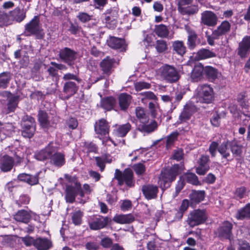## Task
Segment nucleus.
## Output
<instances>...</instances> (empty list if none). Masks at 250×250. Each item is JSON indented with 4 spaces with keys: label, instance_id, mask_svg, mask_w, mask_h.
I'll use <instances>...</instances> for the list:
<instances>
[{
    "label": "nucleus",
    "instance_id": "nucleus-1",
    "mask_svg": "<svg viewBox=\"0 0 250 250\" xmlns=\"http://www.w3.org/2000/svg\"><path fill=\"white\" fill-rule=\"evenodd\" d=\"M184 169V165L181 164L173 165L170 168L162 170L158 182L160 188L164 190L169 187L171 183Z\"/></svg>",
    "mask_w": 250,
    "mask_h": 250
},
{
    "label": "nucleus",
    "instance_id": "nucleus-2",
    "mask_svg": "<svg viewBox=\"0 0 250 250\" xmlns=\"http://www.w3.org/2000/svg\"><path fill=\"white\" fill-rule=\"evenodd\" d=\"M161 79L168 83L177 82L180 78V72L173 65L164 64L159 69Z\"/></svg>",
    "mask_w": 250,
    "mask_h": 250
},
{
    "label": "nucleus",
    "instance_id": "nucleus-3",
    "mask_svg": "<svg viewBox=\"0 0 250 250\" xmlns=\"http://www.w3.org/2000/svg\"><path fill=\"white\" fill-rule=\"evenodd\" d=\"M21 135L24 138H32L36 131V122L31 116L26 115L22 117L21 121Z\"/></svg>",
    "mask_w": 250,
    "mask_h": 250
},
{
    "label": "nucleus",
    "instance_id": "nucleus-4",
    "mask_svg": "<svg viewBox=\"0 0 250 250\" xmlns=\"http://www.w3.org/2000/svg\"><path fill=\"white\" fill-rule=\"evenodd\" d=\"M58 55L62 62L66 63L69 67L74 68L78 55L76 51L65 47L60 50Z\"/></svg>",
    "mask_w": 250,
    "mask_h": 250
},
{
    "label": "nucleus",
    "instance_id": "nucleus-5",
    "mask_svg": "<svg viewBox=\"0 0 250 250\" xmlns=\"http://www.w3.org/2000/svg\"><path fill=\"white\" fill-rule=\"evenodd\" d=\"M199 100L201 103H211L214 99L213 89L208 84H202L197 88Z\"/></svg>",
    "mask_w": 250,
    "mask_h": 250
},
{
    "label": "nucleus",
    "instance_id": "nucleus-6",
    "mask_svg": "<svg viewBox=\"0 0 250 250\" xmlns=\"http://www.w3.org/2000/svg\"><path fill=\"white\" fill-rule=\"evenodd\" d=\"M115 178L118 180L120 186H122L124 184L129 187L134 186L133 172L130 168H126L123 172L116 169Z\"/></svg>",
    "mask_w": 250,
    "mask_h": 250
},
{
    "label": "nucleus",
    "instance_id": "nucleus-7",
    "mask_svg": "<svg viewBox=\"0 0 250 250\" xmlns=\"http://www.w3.org/2000/svg\"><path fill=\"white\" fill-rule=\"evenodd\" d=\"M42 28L40 25L39 17L36 16L34 18L28 23L26 24L24 26V34L27 36H30L35 35L40 37L39 38L43 37V35L41 34Z\"/></svg>",
    "mask_w": 250,
    "mask_h": 250
},
{
    "label": "nucleus",
    "instance_id": "nucleus-8",
    "mask_svg": "<svg viewBox=\"0 0 250 250\" xmlns=\"http://www.w3.org/2000/svg\"><path fill=\"white\" fill-rule=\"evenodd\" d=\"M207 219L204 210L196 209L192 211L188 216V222L192 227L205 222Z\"/></svg>",
    "mask_w": 250,
    "mask_h": 250
},
{
    "label": "nucleus",
    "instance_id": "nucleus-9",
    "mask_svg": "<svg viewBox=\"0 0 250 250\" xmlns=\"http://www.w3.org/2000/svg\"><path fill=\"white\" fill-rule=\"evenodd\" d=\"M65 199L67 202L72 203L75 201V197L79 193L81 197L83 196V192L80 183L76 182L75 186L67 185L65 189Z\"/></svg>",
    "mask_w": 250,
    "mask_h": 250
},
{
    "label": "nucleus",
    "instance_id": "nucleus-10",
    "mask_svg": "<svg viewBox=\"0 0 250 250\" xmlns=\"http://www.w3.org/2000/svg\"><path fill=\"white\" fill-rule=\"evenodd\" d=\"M38 120L42 127L45 129L55 128L58 122L57 117H54L50 118L48 116L46 112L42 110L39 111Z\"/></svg>",
    "mask_w": 250,
    "mask_h": 250
},
{
    "label": "nucleus",
    "instance_id": "nucleus-11",
    "mask_svg": "<svg viewBox=\"0 0 250 250\" xmlns=\"http://www.w3.org/2000/svg\"><path fill=\"white\" fill-rule=\"evenodd\" d=\"M185 29L188 34L187 45L189 50H192L201 43V40L198 37L195 30L189 26L186 25Z\"/></svg>",
    "mask_w": 250,
    "mask_h": 250
},
{
    "label": "nucleus",
    "instance_id": "nucleus-12",
    "mask_svg": "<svg viewBox=\"0 0 250 250\" xmlns=\"http://www.w3.org/2000/svg\"><path fill=\"white\" fill-rule=\"evenodd\" d=\"M218 21V17L212 11L206 10L201 13V23L209 27H214L216 25Z\"/></svg>",
    "mask_w": 250,
    "mask_h": 250
},
{
    "label": "nucleus",
    "instance_id": "nucleus-13",
    "mask_svg": "<svg viewBox=\"0 0 250 250\" xmlns=\"http://www.w3.org/2000/svg\"><path fill=\"white\" fill-rule=\"evenodd\" d=\"M115 62V60L109 56L104 59L100 63L103 74L107 77L110 75L113 71Z\"/></svg>",
    "mask_w": 250,
    "mask_h": 250
},
{
    "label": "nucleus",
    "instance_id": "nucleus-14",
    "mask_svg": "<svg viewBox=\"0 0 250 250\" xmlns=\"http://www.w3.org/2000/svg\"><path fill=\"white\" fill-rule=\"evenodd\" d=\"M250 53V36H246L239 43L237 54L241 58H245Z\"/></svg>",
    "mask_w": 250,
    "mask_h": 250
},
{
    "label": "nucleus",
    "instance_id": "nucleus-15",
    "mask_svg": "<svg viewBox=\"0 0 250 250\" xmlns=\"http://www.w3.org/2000/svg\"><path fill=\"white\" fill-rule=\"evenodd\" d=\"M158 127L157 123L155 120H149L138 123L137 129L142 133H150L155 131Z\"/></svg>",
    "mask_w": 250,
    "mask_h": 250
},
{
    "label": "nucleus",
    "instance_id": "nucleus-16",
    "mask_svg": "<svg viewBox=\"0 0 250 250\" xmlns=\"http://www.w3.org/2000/svg\"><path fill=\"white\" fill-rule=\"evenodd\" d=\"M79 85L73 81L64 82L62 87V92L65 95V98L68 99L74 96L79 90Z\"/></svg>",
    "mask_w": 250,
    "mask_h": 250
},
{
    "label": "nucleus",
    "instance_id": "nucleus-17",
    "mask_svg": "<svg viewBox=\"0 0 250 250\" xmlns=\"http://www.w3.org/2000/svg\"><path fill=\"white\" fill-rule=\"evenodd\" d=\"M55 152V148L52 143H49L44 148L36 153L35 158L39 161H44L50 158L51 155Z\"/></svg>",
    "mask_w": 250,
    "mask_h": 250
},
{
    "label": "nucleus",
    "instance_id": "nucleus-18",
    "mask_svg": "<svg viewBox=\"0 0 250 250\" xmlns=\"http://www.w3.org/2000/svg\"><path fill=\"white\" fill-rule=\"evenodd\" d=\"M209 159L208 155H202L199 160V165L196 168V172L200 175H205L209 169Z\"/></svg>",
    "mask_w": 250,
    "mask_h": 250
},
{
    "label": "nucleus",
    "instance_id": "nucleus-19",
    "mask_svg": "<svg viewBox=\"0 0 250 250\" xmlns=\"http://www.w3.org/2000/svg\"><path fill=\"white\" fill-rule=\"evenodd\" d=\"M195 111V107L193 105L187 104L184 106L183 111L180 113L177 123L182 124L186 122L190 118Z\"/></svg>",
    "mask_w": 250,
    "mask_h": 250
},
{
    "label": "nucleus",
    "instance_id": "nucleus-20",
    "mask_svg": "<svg viewBox=\"0 0 250 250\" xmlns=\"http://www.w3.org/2000/svg\"><path fill=\"white\" fill-rule=\"evenodd\" d=\"M109 221L108 217L99 216L98 217H95L91 222L89 223V225L90 229L99 230L105 228Z\"/></svg>",
    "mask_w": 250,
    "mask_h": 250
},
{
    "label": "nucleus",
    "instance_id": "nucleus-21",
    "mask_svg": "<svg viewBox=\"0 0 250 250\" xmlns=\"http://www.w3.org/2000/svg\"><path fill=\"white\" fill-rule=\"evenodd\" d=\"M232 224L228 222H224L222 225L218 229V236L223 239H230L231 236Z\"/></svg>",
    "mask_w": 250,
    "mask_h": 250
},
{
    "label": "nucleus",
    "instance_id": "nucleus-22",
    "mask_svg": "<svg viewBox=\"0 0 250 250\" xmlns=\"http://www.w3.org/2000/svg\"><path fill=\"white\" fill-rule=\"evenodd\" d=\"M39 173L34 175L22 173L18 175L17 179L19 181L26 183L30 186H34L39 183Z\"/></svg>",
    "mask_w": 250,
    "mask_h": 250
},
{
    "label": "nucleus",
    "instance_id": "nucleus-23",
    "mask_svg": "<svg viewBox=\"0 0 250 250\" xmlns=\"http://www.w3.org/2000/svg\"><path fill=\"white\" fill-rule=\"evenodd\" d=\"M108 45L114 49H120L121 51L125 50L126 45L124 39L115 37H110L107 40Z\"/></svg>",
    "mask_w": 250,
    "mask_h": 250
},
{
    "label": "nucleus",
    "instance_id": "nucleus-24",
    "mask_svg": "<svg viewBox=\"0 0 250 250\" xmlns=\"http://www.w3.org/2000/svg\"><path fill=\"white\" fill-rule=\"evenodd\" d=\"M14 164V159L8 155H4L0 158V169L3 172L10 171Z\"/></svg>",
    "mask_w": 250,
    "mask_h": 250
},
{
    "label": "nucleus",
    "instance_id": "nucleus-25",
    "mask_svg": "<svg viewBox=\"0 0 250 250\" xmlns=\"http://www.w3.org/2000/svg\"><path fill=\"white\" fill-rule=\"evenodd\" d=\"M103 15L106 26L109 29L115 28L117 24V13L115 11H111Z\"/></svg>",
    "mask_w": 250,
    "mask_h": 250
},
{
    "label": "nucleus",
    "instance_id": "nucleus-26",
    "mask_svg": "<svg viewBox=\"0 0 250 250\" xmlns=\"http://www.w3.org/2000/svg\"><path fill=\"white\" fill-rule=\"evenodd\" d=\"M109 126L106 121L104 119L99 120L95 123L94 128L97 134L106 135L108 134Z\"/></svg>",
    "mask_w": 250,
    "mask_h": 250
},
{
    "label": "nucleus",
    "instance_id": "nucleus-27",
    "mask_svg": "<svg viewBox=\"0 0 250 250\" xmlns=\"http://www.w3.org/2000/svg\"><path fill=\"white\" fill-rule=\"evenodd\" d=\"M205 75L209 81L214 82L221 74L217 69L211 66H206L205 67Z\"/></svg>",
    "mask_w": 250,
    "mask_h": 250
},
{
    "label": "nucleus",
    "instance_id": "nucleus-28",
    "mask_svg": "<svg viewBox=\"0 0 250 250\" xmlns=\"http://www.w3.org/2000/svg\"><path fill=\"white\" fill-rule=\"evenodd\" d=\"M230 23L227 21H223L221 23L213 30L214 35L219 37L228 34L230 30Z\"/></svg>",
    "mask_w": 250,
    "mask_h": 250
},
{
    "label": "nucleus",
    "instance_id": "nucleus-29",
    "mask_svg": "<svg viewBox=\"0 0 250 250\" xmlns=\"http://www.w3.org/2000/svg\"><path fill=\"white\" fill-rule=\"evenodd\" d=\"M142 190L146 198L151 199L156 198L158 189L156 186L148 185L143 187Z\"/></svg>",
    "mask_w": 250,
    "mask_h": 250
},
{
    "label": "nucleus",
    "instance_id": "nucleus-30",
    "mask_svg": "<svg viewBox=\"0 0 250 250\" xmlns=\"http://www.w3.org/2000/svg\"><path fill=\"white\" fill-rule=\"evenodd\" d=\"M131 125L127 123L125 124L118 125L114 130V134L119 137H125L127 133L131 130Z\"/></svg>",
    "mask_w": 250,
    "mask_h": 250
},
{
    "label": "nucleus",
    "instance_id": "nucleus-31",
    "mask_svg": "<svg viewBox=\"0 0 250 250\" xmlns=\"http://www.w3.org/2000/svg\"><path fill=\"white\" fill-rule=\"evenodd\" d=\"M132 97L127 93H122L119 96V103L121 109L125 110L131 103Z\"/></svg>",
    "mask_w": 250,
    "mask_h": 250
},
{
    "label": "nucleus",
    "instance_id": "nucleus-32",
    "mask_svg": "<svg viewBox=\"0 0 250 250\" xmlns=\"http://www.w3.org/2000/svg\"><path fill=\"white\" fill-rule=\"evenodd\" d=\"M205 74V67L203 65L199 63L196 64L191 73V78L194 81H198L202 77L203 73Z\"/></svg>",
    "mask_w": 250,
    "mask_h": 250
},
{
    "label": "nucleus",
    "instance_id": "nucleus-33",
    "mask_svg": "<svg viewBox=\"0 0 250 250\" xmlns=\"http://www.w3.org/2000/svg\"><path fill=\"white\" fill-rule=\"evenodd\" d=\"M216 56V53L206 48H202L198 51L195 57L198 60H202Z\"/></svg>",
    "mask_w": 250,
    "mask_h": 250
},
{
    "label": "nucleus",
    "instance_id": "nucleus-34",
    "mask_svg": "<svg viewBox=\"0 0 250 250\" xmlns=\"http://www.w3.org/2000/svg\"><path fill=\"white\" fill-rule=\"evenodd\" d=\"M113 220L118 224H129L134 220V217L131 214H116L113 217Z\"/></svg>",
    "mask_w": 250,
    "mask_h": 250
},
{
    "label": "nucleus",
    "instance_id": "nucleus-35",
    "mask_svg": "<svg viewBox=\"0 0 250 250\" xmlns=\"http://www.w3.org/2000/svg\"><path fill=\"white\" fill-rule=\"evenodd\" d=\"M50 162L56 167H62L65 163L64 155L60 152H54L50 157Z\"/></svg>",
    "mask_w": 250,
    "mask_h": 250
},
{
    "label": "nucleus",
    "instance_id": "nucleus-36",
    "mask_svg": "<svg viewBox=\"0 0 250 250\" xmlns=\"http://www.w3.org/2000/svg\"><path fill=\"white\" fill-rule=\"evenodd\" d=\"M9 14V17L11 20V21L15 20L18 22H21L25 18V13L19 7H17L11 11Z\"/></svg>",
    "mask_w": 250,
    "mask_h": 250
},
{
    "label": "nucleus",
    "instance_id": "nucleus-37",
    "mask_svg": "<svg viewBox=\"0 0 250 250\" xmlns=\"http://www.w3.org/2000/svg\"><path fill=\"white\" fill-rule=\"evenodd\" d=\"M135 114L138 123L142 122L148 121L149 119V113L143 107L138 106L135 108Z\"/></svg>",
    "mask_w": 250,
    "mask_h": 250
},
{
    "label": "nucleus",
    "instance_id": "nucleus-38",
    "mask_svg": "<svg viewBox=\"0 0 250 250\" xmlns=\"http://www.w3.org/2000/svg\"><path fill=\"white\" fill-rule=\"evenodd\" d=\"M116 104L115 99L112 97H108L102 99L101 101V106L106 110H111Z\"/></svg>",
    "mask_w": 250,
    "mask_h": 250
},
{
    "label": "nucleus",
    "instance_id": "nucleus-39",
    "mask_svg": "<svg viewBox=\"0 0 250 250\" xmlns=\"http://www.w3.org/2000/svg\"><path fill=\"white\" fill-rule=\"evenodd\" d=\"M189 198L191 203H199L203 201L205 198L204 190H192L189 194Z\"/></svg>",
    "mask_w": 250,
    "mask_h": 250
},
{
    "label": "nucleus",
    "instance_id": "nucleus-40",
    "mask_svg": "<svg viewBox=\"0 0 250 250\" xmlns=\"http://www.w3.org/2000/svg\"><path fill=\"white\" fill-rule=\"evenodd\" d=\"M154 31L158 37L163 38L168 37L169 33L167 27L163 24L155 25Z\"/></svg>",
    "mask_w": 250,
    "mask_h": 250
},
{
    "label": "nucleus",
    "instance_id": "nucleus-41",
    "mask_svg": "<svg viewBox=\"0 0 250 250\" xmlns=\"http://www.w3.org/2000/svg\"><path fill=\"white\" fill-rule=\"evenodd\" d=\"M31 216L27 211L21 210L14 216L15 219L19 222L27 223L30 219Z\"/></svg>",
    "mask_w": 250,
    "mask_h": 250
},
{
    "label": "nucleus",
    "instance_id": "nucleus-42",
    "mask_svg": "<svg viewBox=\"0 0 250 250\" xmlns=\"http://www.w3.org/2000/svg\"><path fill=\"white\" fill-rule=\"evenodd\" d=\"M34 246L38 250H46L50 248L51 243L47 239L39 238L35 240Z\"/></svg>",
    "mask_w": 250,
    "mask_h": 250
},
{
    "label": "nucleus",
    "instance_id": "nucleus-43",
    "mask_svg": "<svg viewBox=\"0 0 250 250\" xmlns=\"http://www.w3.org/2000/svg\"><path fill=\"white\" fill-rule=\"evenodd\" d=\"M173 49L178 55L183 56L186 52L187 48L182 41H176L173 42Z\"/></svg>",
    "mask_w": 250,
    "mask_h": 250
},
{
    "label": "nucleus",
    "instance_id": "nucleus-44",
    "mask_svg": "<svg viewBox=\"0 0 250 250\" xmlns=\"http://www.w3.org/2000/svg\"><path fill=\"white\" fill-rule=\"evenodd\" d=\"M184 180H186L188 183L193 185H200V182L198 180V177L195 174L191 172L184 174L182 177Z\"/></svg>",
    "mask_w": 250,
    "mask_h": 250
},
{
    "label": "nucleus",
    "instance_id": "nucleus-45",
    "mask_svg": "<svg viewBox=\"0 0 250 250\" xmlns=\"http://www.w3.org/2000/svg\"><path fill=\"white\" fill-rule=\"evenodd\" d=\"M229 146L234 157L240 156L242 153V146L235 141L229 142Z\"/></svg>",
    "mask_w": 250,
    "mask_h": 250
},
{
    "label": "nucleus",
    "instance_id": "nucleus-46",
    "mask_svg": "<svg viewBox=\"0 0 250 250\" xmlns=\"http://www.w3.org/2000/svg\"><path fill=\"white\" fill-rule=\"evenodd\" d=\"M235 216L238 220L250 218V204H247L244 208L238 210Z\"/></svg>",
    "mask_w": 250,
    "mask_h": 250
},
{
    "label": "nucleus",
    "instance_id": "nucleus-47",
    "mask_svg": "<svg viewBox=\"0 0 250 250\" xmlns=\"http://www.w3.org/2000/svg\"><path fill=\"white\" fill-rule=\"evenodd\" d=\"M229 142H224L221 144L218 148V151L224 159H228L230 156V153L228 148Z\"/></svg>",
    "mask_w": 250,
    "mask_h": 250
},
{
    "label": "nucleus",
    "instance_id": "nucleus-48",
    "mask_svg": "<svg viewBox=\"0 0 250 250\" xmlns=\"http://www.w3.org/2000/svg\"><path fill=\"white\" fill-rule=\"evenodd\" d=\"M199 10L198 6L197 5H191L187 7H184L181 8V10L179 11L183 15H193L198 12Z\"/></svg>",
    "mask_w": 250,
    "mask_h": 250
},
{
    "label": "nucleus",
    "instance_id": "nucleus-49",
    "mask_svg": "<svg viewBox=\"0 0 250 250\" xmlns=\"http://www.w3.org/2000/svg\"><path fill=\"white\" fill-rule=\"evenodd\" d=\"M11 79L10 72H4L0 74V87L5 88Z\"/></svg>",
    "mask_w": 250,
    "mask_h": 250
},
{
    "label": "nucleus",
    "instance_id": "nucleus-50",
    "mask_svg": "<svg viewBox=\"0 0 250 250\" xmlns=\"http://www.w3.org/2000/svg\"><path fill=\"white\" fill-rule=\"evenodd\" d=\"M237 101L242 108L245 109L248 108V101L246 99V93L245 92H241L237 95Z\"/></svg>",
    "mask_w": 250,
    "mask_h": 250
},
{
    "label": "nucleus",
    "instance_id": "nucleus-51",
    "mask_svg": "<svg viewBox=\"0 0 250 250\" xmlns=\"http://www.w3.org/2000/svg\"><path fill=\"white\" fill-rule=\"evenodd\" d=\"M82 147H83V151L87 153L90 152L96 153L98 150L96 145L90 142H83Z\"/></svg>",
    "mask_w": 250,
    "mask_h": 250
},
{
    "label": "nucleus",
    "instance_id": "nucleus-52",
    "mask_svg": "<svg viewBox=\"0 0 250 250\" xmlns=\"http://www.w3.org/2000/svg\"><path fill=\"white\" fill-rule=\"evenodd\" d=\"M11 24V20L9 15L4 12L0 11V27H2Z\"/></svg>",
    "mask_w": 250,
    "mask_h": 250
},
{
    "label": "nucleus",
    "instance_id": "nucleus-53",
    "mask_svg": "<svg viewBox=\"0 0 250 250\" xmlns=\"http://www.w3.org/2000/svg\"><path fill=\"white\" fill-rule=\"evenodd\" d=\"M179 134L178 132L174 131L167 137L166 146L167 148L171 147L173 145L175 141L177 139Z\"/></svg>",
    "mask_w": 250,
    "mask_h": 250
},
{
    "label": "nucleus",
    "instance_id": "nucleus-54",
    "mask_svg": "<svg viewBox=\"0 0 250 250\" xmlns=\"http://www.w3.org/2000/svg\"><path fill=\"white\" fill-rule=\"evenodd\" d=\"M155 48L158 52L163 53L167 49V42L164 40H157L156 42Z\"/></svg>",
    "mask_w": 250,
    "mask_h": 250
},
{
    "label": "nucleus",
    "instance_id": "nucleus-55",
    "mask_svg": "<svg viewBox=\"0 0 250 250\" xmlns=\"http://www.w3.org/2000/svg\"><path fill=\"white\" fill-rule=\"evenodd\" d=\"M18 97L14 96L10 98L7 104V108L10 112L14 111L18 105Z\"/></svg>",
    "mask_w": 250,
    "mask_h": 250
},
{
    "label": "nucleus",
    "instance_id": "nucleus-56",
    "mask_svg": "<svg viewBox=\"0 0 250 250\" xmlns=\"http://www.w3.org/2000/svg\"><path fill=\"white\" fill-rule=\"evenodd\" d=\"M83 213L80 210L74 212L72 215V220L75 225H80L82 223V217Z\"/></svg>",
    "mask_w": 250,
    "mask_h": 250
},
{
    "label": "nucleus",
    "instance_id": "nucleus-57",
    "mask_svg": "<svg viewBox=\"0 0 250 250\" xmlns=\"http://www.w3.org/2000/svg\"><path fill=\"white\" fill-rule=\"evenodd\" d=\"M78 121L74 118H69L66 120L65 127L68 129H74L78 126Z\"/></svg>",
    "mask_w": 250,
    "mask_h": 250
},
{
    "label": "nucleus",
    "instance_id": "nucleus-58",
    "mask_svg": "<svg viewBox=\"0 0 250 250\" xmlns=\"http://www.w3.org/2000/svg\"><path fill=\"white\" fill-rule=\"evenodd\" d=\"M150 86V83L143 81L137 82L134 83L135 88L138 91L145 89H148Z\"/></svg>",
    "mask_w": 250,
    "mask_h": 250
},
{
    "label": "nucleus",
    "instance_id": "nucleus-59",
    "mask_svg": "<svg viewBox=\"0 0 250 250\" xmlns=\"http://www.w3.org/2000/svg\"><path fill=\"white\" fill-rule=\"evenodd\" d=\"M62 80L67 82L68 81H71V80H75L78 83H80L81 80L79 77L73 73H67L63 75L62 77Z\"/></svg>",
    "mask_w": 250,
    "mask_h": 250
},
{
    "label": "nucleus",
    "instance_id": "nucleus-60",
    "mask_svg": "<svg viewBox=\"0 0 250 250\" xmlns=\"http://www.w3.org/2000/svg\"><path fill=\"white\" fill-rule=\"evenodd\" d=\"M140 95L142 96V98H141V101L142 102H145V101L147 99L156 100L157 99L155 95L153 92L151 91H146L143 92L141 93Z\"/></svg>",
    "mask_w": 250,
    "mask_h": 250
},
{
    "label": "nucleus",
    "instance_id": "nucleus-61",
    "mask_svg": "<svg viewBox=\"0 0 250 250\" xmlns=\"http://www.w3.org/2000/svg\"><path fill=\"white\" fill-rule=\"evenodd\" d=\"M133 168L137 175H143L146 171V167L142 163H138L134 165Z\"/></svg>",
    "mask_w": 250,
    "mask_h": 250
},
{
    "label": "nucleus",
    "instance_id": "nucleus-62",
    "mask_svg": "<svg viewBox=\"0 0 250 250\" xmlns=\"http://www.w3.org/2000/svg\"><path fill=\"white\" fill-rule=\"evenodd\" d=\"M2 124L0 122V142L4 140L10 133L6 126H2Z\"/></svg>",
    "mask_w": 250,
    "mask_h": 250
},
{
    "label": "nucleus",
    "instance_id": "nucleus-63",
    "mask_svg": "<svg viewBox=\"0 0 250 250\" xmlns=\"http://www.w3.org/2000/svg\"><path fill=\"white\" fill-rule=\"evenodd\" d=\"M95 159L96 163V165L100 168L101 171H103L104 169L105 165V159L102 157H95Z\"/></svg>",
    "mask_w": 250,
    "mask_h": 250
},
{
    "label": "nucleus",
    "instance_id": "nucleus-64",
    "mask_svg": "<svg viewBox=\"0 0 250 250\" xmlns=\"http://www.w3.org/2000/svg\"><path fill=\"white\" fill-rule=\"evenodd\" d=\"M77 18L82 22H86L91 19V16L84 12L79 13Z\"/></svg>",
    "mask_w": 250,
    "mask_h": 250
}]
</instances>
